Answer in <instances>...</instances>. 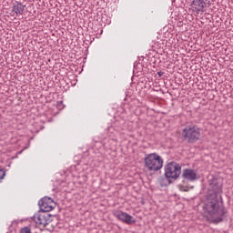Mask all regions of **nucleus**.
Here are the masks:
<instances>
[{
	"label": "nucleus",
	"instance_id": "obj_8",
	"mask_svg": "<svg viewBox=\"0 0 233 233\" xmlns=\"http://www.w3.org/2000/svg\"><path fill=\"white\" fill-rule=\"evenodd\" d=\"M193 12L196 14H203L205 12V1L204 0H193L191 3Z\"/></svg>",
	"mask_w": 233,
	"mask_h": 233
},
{
	"label": "nucleus",
	"instance_id": "obj_6",
	"mask_svg": "<svg viewBox=\"0 0 233 233\" xmlns=\"http://www.w3.org/2000/svg\"><path fill=\"white\" fill-rule=\"evenodd\" d=\"M38 206L40 207V210L42 212H52L56 207V202L51 198L44 197L42 199L38 201Z\"/></svg>",
	"mask_w": 233,
	"mask_h": 233
},
{
	"label": "nucleus",
	"instance_id": "obj_12",
	"mask_svg": "<svg viewBox=\"0 0 233 233\" xmlns=\"http://www.w3.org/2000/svg\"><path fill=\"white\" fill-rule=\"evenodd\" d=\"M20 233H32V231L30 230V228L25 227L20 230Z\"/></svg>",
	"mask_w": 233,
	"mask_h": 233
},
{
	"label": "nucleus",
	"instance_id": "obj_14",
	"mask_svg": "<svg viewBox=\"0 0 233 233\" xmlns=\"http://www.w3.org/2000/svg\"><path fill=\"white\" fill-rule=\"evenodd\" d=\"M157 74H158L159 76H161V72H158Z\"/></svg>",
	"mask_w": 233,
	"mask_h": 233
},
{
	"label": "nucleus",
	"instance_id": "obj_4",
	"mask_svg": "<svg viewBox=\"0 0 233 233\" xmlns=\"http://www.w3.org/2000/svg\"><path fill=\"white\" fill-rule=\"evenodd\" d=\"M181 175V166L176 162L168 163L165 167V176L167 179H177Z\"/></svg>",
	"mask_w": 233,
	"mask_h": 233
},
{
	"label": "nucleus",
	"instance_id": "obj_9",
	"mask_svg": "<svg viewBox=\"0 0 233 233\" xmlns=\"http://www.w3.org/2000/svg\"><path fill=\"white\" fill-rule=\"evenodd\" d=\"M182 177L187 179V181H196V179H198V172L190 168L183 170Z\"/></svg>",
	"mask_w": 233,
	"mask_h": 233
},
{
	"label": "nucleus",
	"instance_id": "obj_3",
	"mask_svg": "<svg viewBox=\"0 0 233 233\" xmlns=\"http://www.w3.org/2000/svg\"><path fill=\"white\" fill-rule=\"evenodd\" d=\"M181 135L187 143H196L201 137V130L198 126L190 125L183 128Z\"/></svg>",
	"mask_w": 233,
	"mask_h": 233
},
{
	"label": "nucleus",
	"instance_id": "obj_2",
	"mask_svg": "<svg viewBox=\"0 0 233 233\" xmlns=\"http://www.w3.org/2000/svg\"><path fill=\"white\" fill-rule=\"evenodd\" d=\"M144 163L149 172H157L163 168V157L157 153L147 154Z\"/></svg>",
	"mask_w": 233,
	"mask_h": 233
},
{
	"label": "nucleus",
	"instance_id": "obj_10",
	"mask_svg": "<svg viewBox=\"0 0 233 233\" xmlns=\"http://www.w3.org/2000/svg\"><path fill=\"white\" fill-rule=\"evenodd\" d=\"M25 8H26V5H23L22 3L17 2L14 6L12 13L14 15H23L25 13Z\"/></svg>",
	"mask_w": 233,
	"mask_h": 233
},
{
	"label": "nucleus",
	"instance_id": "obj_13",
	"mask_svg": "<svg viewBox=\"0 0 233 233\" xmlns=\"http://www.w3.org/2000/svg\"><path fill=\"white\" fill-rule=\"evenodd\" d=\"M59 105H63V101L58 102V106H59Z\"/></svg>",
	"mask_w": 233,
	"mask_h": 233
},
{
	"label": "nucleus",
	"instance_id": "obj_11",
	"mask_svg": "<svg viewBox=\"0 0 233 233\" xmlns=\"http://www.w3.org/2000/svg\"><path fill=\"white\" fill-rule=\"evenodd\" d=\"M5 176H6L5 170L0 169V181H3V179H5Z\"/></svg>",
	"mask_w": 233,
	"mask_h": 233
},
{
	"label": "nucleus",
	"instance_id": "obj_5",
	"mask_svg": "<svg viewBox=\"0 0 233 233\" xmlns=\"http://www.w3.org/2000/svg\"><path fill=\"white\" fill-rule=\"evenodd\" d=\"M33 220L40 227H46L50 223V214L45 211H38L33 216Z\"/></svg>",
	"mask_w": 233,
	"mask_h": 233
},
{
	"label": "nucleus",
	"instance_id": "obj_7",
	"mask_svg": "<svg viewBox=\"0 0 233 233\" xmlns=\"http://www.w3.org/2000/svg\"><path fill=\"white\" fill-rule=\"evenodd\" d=\"M113 214L115 218H117V219H119L120 221H123V223H126L127 225H132L136 223V218H134V217H132L127 212L116 210V211H114Z\"/></svg>",
	"mask_w": 233,
	"mask_h": 233
},
{
	"label": "nucleus",
	"instance_id": "obj_1",
	"mask_svg": "<svg viewBox=\"0 0 233 233\" xmlns=\"http://www.w3.org/2000/svg\"><path fill=\"white\" fill-rule=\"evenodd\" d=\"M203 212L207 221L215 224L221 223L227 214L225 208L219 206V200L216 195L208 196L203 206Z\"/></svg>",
	"mask_w": 233,
	"mask_h": 233
}]
</instances>
